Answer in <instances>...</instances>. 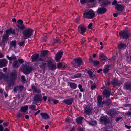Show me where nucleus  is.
I'll list each match as a JSON object with an SVG mask.
<instances>
[{
	"mask_svg": "<svg viewBox=\"0 0 131 131\" xmlns=\"http://www.w3.org/2000/svg\"><path fill=\"white\" fill-rule=\"evenodd\" d=\"M34 30L31 28H28L23 30L22 32L24 38L26 39L30 37L33 34Z\"/></svg>",
	"mask_w": 131,
	"mask_h": 131,
	"instance_id": "nucleus-1",
	"label": "nucleus"
},
{
	"mask_svg": "<svg viewBox=\"0 0 131 131\" xmlns=\"http://www.w3.org/2000/svg\"><path fill=\"white\" fill-rule=\"evenodd\" d=\"M83 63L82 58L80 57L74 58L71 61L73 66L75 68L80 67Z\"/></svg>",
	"mask_w": 131,
	"mask_h": 131,
	"instance_id": "nucleus-2",
	"label": "nucleus"
},
{
	"mask_svg": "<svg viewBox=\"0 0 131 131\" xmlns=\"http://www.w3.org/2000/svg\"><path fill=\"white\" fill-rule=\"evenodd\" d=\"M17 74L16 71L11 72L9 75V80H8L7 82H8L14 85L16 80L17 77Z\"/></svg>",
	"mask_w": 131,
	"mask_h": 131,
	"instance_id": "nucleus-3",
	"label": "nucleus"
},
{
	"mask_svg": "<svg viewBox=\"0 0 131 131\" xmlns=\"http://www.w3.org/2000/svg\"><path fill=\"white\" fill-rule=\"evenodd\" d=\"M119 34L121 39L126 40H127L131 36V34L129 32L125 30L121 31L119 32Z\"/></svg>",
	"mask_w": 131,
	"mask_h": 131,
	"instance_id": "nucleus-4",
	"label": "nucleus"
},
{
	"mask_svg": "<svg viewBox=\"0 0 131 131\" xmlns=\"http://www.w3.org/2000/svg\"><path fill=\"white\" fill-rule=\"evenodd\" d=\"M99 120L102 124L105 125H106L107 124H109L111 122V120L106 115L101 116Z\"/></svg>",
	"mask_w": 131,
	"mask_h": 131,
	"instance_id": "nucleus-5",
	"label": "nucleus"
},
{
	"mask_svg": "<svg viewBox=\"0 0 131 131\" xmlns=\"http://www.w3.org/2000/svg\"><path fill=\"white\" fill-rule=\"evenodd\" d=\"M95 13L92 10H89L84 12L83 13L84 17L86 18L91 19L93 18L95 16Z\"/></svg>",
	"mask_w": 131,
	"mask_h": 131,
	"instance_id": "nucleus-6",
	"label": "nucleus"
},
{
	"mask_svg": "<svg viewBox=\"0 0 131 131\" xmlns=\"http://www.w3.org/2000/svg\"><path fill=\"white\" fill-rule=\"evenodd\" d=\"M97 105L99 108H102L103 105L105 104V101H103L102 97L101 95H99L97 98Z\"/></svg>",
	"mask_w": 131,
	"mask_h": 131,
	"instance_id": "nucleus-7",
	"label": "nucleus"
},
{
	"mask_svg": "<svg viewBox=\"0 0 131 131\" xmlns=\"http://www.w3.org/2000/svg\"><path fill=\"white\" fill-rule=\"evenodd\" d=\"M33 69L32 66L26 65L23 67L22 72L24 74L27 75L30 74Z\"/></svg>",
	"mask_w": 131,
	"mask_h": 131,
	"instance_id": "nucleus-8",
	"label": "nucleus"
},
{
	"mask_svg": "<svg viewBox=\"0 0 131 131\" xmlns=\"http://www.w3.org/2000/svg\"><path fill=\"white\" fill-rule=\"evenodd\" d=\"M86 27L83 24L79 25L78 27V32L80 34L83 35L86 31Z\"/></svg>",
	"mask_w": 131,
	"mask_h": 131,
	"instance_id": "nucleus-9",
	"label": "nucleus"
},
{
	"mask_svg": "<svg viewBox=\"0 0 131 131\" xmlns=\"http://www.w3.org/2000/svg\"><path fill=\"white\" fill-rule=\"evenodd\" d=\"M111 91L109 87H107L105 88L103 90L102 93L103 95L106 98L110 97L111 95Z\"/></svg>",
	"mask_w": 131,
	"mask_h": 131,
	"instance_id": "nucleus-10",
	"label": "nucleus"
},
{
	"mask_svg": "<svg viewBox=\"0 0 131 131\" xmlns=\"http://www.w3.org/2000/svg\"><path fill=\"white\" fill-rule=\"evenodd\" d=\"M6 34H5L9 36V35L11 34L14 35H18V32L16 33L15 32V30L14 29H13L12 28H10V29H7L6 31Z\"/></svg>",
	"mask_w": 131,
	"mask_h": 131,
	"instance_id": "nucleus-11",
	"label": "nucleus"
},
{
	"mask_svg": "<svg viewBox=\"0 0 131 131\" xmlns=\"http://www.w3.org/2000/svg\"><path fill=\"white\" fill-rule=\"evenodd\" d=\"M107 11V9L105 7H102L99 8L97 11V14L102 15L105 13Z\"/></svg>",
	"mask_w": 131,
	"mask_h": 131,
	"instance_id": "nucleus-12",
	"label": "nucleus"
},
{
	"mask_svg": "<svg viewBox=\"0 0 131 131\" xmlns=\"http://www.w3.org/2000/svg\"><path fill=\"white\" fill-rule=\"evenodd\" d=\"M33 99L34 101L36 103L42 101V96L41 94H36L34 96Z\"/></svg>",
	"mask_w": 131,
	"mask_h": 131,
	"instance_id": "nucleus-13",
	"label": "nucleus"
},
{
	"mask_svg": "<svg viewBox=\"0 0 131 131\" xmlns=\"http://www.w3.org/2000/svg\"><path fill=\"white\" fill-rule=\"evenodd\" d=\"M64 52L62 51H58L55 55V58L56 62L58 61L62 58Z\"/></svg>",
	"mask_w": 131,
	"mask_h": 131,
	"instance_id": "nucleus-14",
	"label": "nucleus"
},
{
	"mask_svg": "<svg viewBox=\"0 0 131 131\" xmlns=\"http://www.w3.org/2000/svg\"><path fill=\"white\" fill-rule=\"evenodd\" d=\"M9 36L7 35L4 34L2 37V43H3V47H4L6 44L7 43L8 40Z\"/></svg>",
	"mask_w": 131,
	"mask_h": 131,
	"instance_id": "nucleus-15",
	"label": "nucleus"
},
{
	"mask_svg": "<svg viewBox=\"0 0 131 131\" xmlns=\"http://www.w3.org/2000/svg\"><path fill=\"white\" fill-rule=\"evenodd\" d=\"M92 110L93 109L87 105L84 109V112L86 114L90 115L92 113Z\"/></svg>",
	"mask_w": 131,
	"mask_h": 131,
	"instance_id": "nucleus-16",
	"label": "nucleus"
},
{
	"mask_svg": "<svg viewBox=\"0 0 131 131\" xmlns=\"http://www.w3.org/2000/svg\"><path fill=\"white\" fill-rule=\"evenodd\" d=\"M73 97H72L68 99H66L64 100L63 102L66 104L70 105L71 104L74 100Z\"/></svg>",
	"mask_w": 131,
	"mask_h": 131,
	"instance_id": "nucleus-17",
	"label": "nucleus"
},
{
	"mask_svg": "<svg viewBox=\"0 0 131 131\" xmlns=\"http://www.w3.org/2000/svg\"><path fill=\"white\" fill-rule=\"evenodd\" d=\"M111 4V2L108 0H104L102 2L100 6L102 7H106Z\"/></svg>",
	"mask_w": 131,
	"mask_h": 131,
	"instance_id": "nucleus-18",
	"label": "nucleus"
},
{
	"mask_svg": "<svg viewBox=\"0 0 131 131\" xmlns=\"http://www.w3.org/2000/svg\"><path fill=\"white\" fill-rule=\"evenodd\" d=\"M23 88V86L22 85L17 86L14 88L13 90L15 93H17L18 92H20L22 91Z\"/></svg>",
	"mask_w": 131,
	"mask_h": 131,
	"instance_id": "nucleus-19",
	"label": "nucleus"
},
{
	"mask_svg": "<svg viewBox=\"0 0 131 131\" xmlns=\"http://www.w3.org/2000/svg\"><path fill=\"white\" fill-rule=\"evenodd\" d=\"M99 59L103 61H106L107 60V57L103 53L99 54Z\"/></svg>",
	"mask_w": 131,
	"mask_h": 131,
	"instance_id": "nucleus-20",
	"label": "nucleus"
},
{
	"mask_svg": "<svg viewBox=\"0 0 131 131\" xmlns=\"http://www.w3.org/2000/svg\"><path fill=\"white\" fill-rule=\"evenodd\" d=\"M89 62L91 64H93L94 66H97L99 65L100 63V62L96 60L93 61V59L91 56L89 57Z\"/></svg>",
	"mask_w": 131,
	"mask_h": 131,
	"instance_id": "nucleus-21",
	"label": "nucleus"
},
{
	"mask_svg": "<svg viewBox=\"0 0 131 131\" xmlns=\"http://www.w3.org/2000/svg\"><path fill=\"white\" fill-rule=\"evenodd\" d=\"M49 53V51L48 50H45L42 51L39 54L41 57L43 58L44 59H45L46 56Z\"/></svg>",
	"mask_w": 131,
	"mask_h": 131,
	"instance_id": "nucleus-22",
	"label": "nucleus"
},
{
	"mask_svg": "<svg viewBox=\"0 0 131 131\" xmlns=\"http://www.w3.org/2000/svg\"><path fill=\"white\" fill-rule=\"evenodd\" d=\"M123 87L125 89L131 91V83L126 82L124 83Z\"/></svg>",
	"mask_w": 131,
	"mask_h": 131,
	"instance_id": "nucleus-23",
	"label": "nucleus"
},
{
	"mask_svg": "<svg viewBox=\"0 0 131 131\" xmlns=\"http://www.w3.org/2000/svg\"><path fill=\"white\" fill-rule=\"evenodd\" d=\"M39 58V55L38 54H34L31 57V59L32 62H35L37 61Z\"/></svg>",
	"mask_w": 131,
	"mask_h": 131,
	"instance_id": "nucleus-24",
	"label": "nucleus"
},
{
	"mask_svg": "<svg viewBox=\"0 0 131 131\" xmlns=\"http://www.w3.org/2000/svg\"><path fill=\"white\" fill-rule=\"evenodd\" d=\"M7 63V61L5 59H0V68H2L6 66Z\"/></svg>",
	"mask_w": 131,
	"mask_h": 131,
	"instance_id": "nucleus-25",
	"label": "nucleus"
},
{
	"mask_svg": "<svg viewBox=\"0 0 131 131\" xmlns=\"http://www.w3.org/2000/svg\"><path fill=\"white\" fill-rule=\"evenodd\" d=\"M111 66V64L105 65L104 67L103 73L104 74L107 73L110 70L109 68Z\"/></svg>",
	"mask_w": 131,
	"mask_h": 131,
	"instance_id": "nucleus-26",
	"label": "nucleus"
},
{
	"mask_svg": "<svg viewBox=\"0 0 131 131\" xmlns=\"http://www.w3.org/2000/svg\"><path fill=\"white\" fill-rule=\"evenodd\" d=\"M116 110L113 109L110 110L107 113L108 115L111 116H114L116 114Z\"/></svg>",
	"mask_w": 131,
	"mask_h": 131,
	"instance_id": "nucleus-27",
	"label": "nucleus"
},
{
	"mask_svg": "<svg viewBox=\"0 0 131 131\" xmlns=\"http://www.w3.org/2000/svg\"><path fill=\"white\" fill-rule=\"evenodd\" d=\"M20 65L17 60L13 61L12 63V66L14 68L17 69L18 68Z\"/></svg>",
	"mask_w": 131,
	"mask_h": 131,
	"instance_id": "nucleus-28",
	"label": "nucleus"
},
{
	"mask_svg": "<svg viewBox=\"0 0 131 131\" xmlns=\"http://www.w3.org/2000/svg\"><path fill=\"white\" fill-rule=\"evenodd\" d=\"M16 26L18 28V29H17L16 28V29L18 31H19V29L21 31L24 30L26 28V27L24 26L23 24H16Z\"/></svg>",
	"mask_w": 131,
	"mask_h": 131,
	"instance_id": "nucleus-29",
	"label": "nucleus"
},
{
	"mask_svg": "<svg viewBox=\"0 0 131 131\" xmlns=\"http://www.w3.org/2000/svg\"><path fill=\"white\" fill-rule=\"evenodd\" d=\"M84 119V118L82 116H79L77 117L76 119V123L78 124H81L82 123V121Z\"/></svg>",
	"mask_w": 131,
	"mask_h": 131,
	"instance_id": "nucleus-30",
	"label": "nucleus"
},
{
	"mask_svg": "<svg viewBox=\"0 0 131 131\" xmlns=\"http://www.w3.org/2000/svg\"><path fill=\"white\" fill-rule=\"evenodd\" d=\"M127 46L126 44L121 42L118 45V48L120 50H124Z\"/></svg>",
	"mask_w": 131,
	"mask_h": 131,
	"instance_id": "nucleus-31",
	"label": "nucleus"
},
{
	"mask_svg": "<svg viewBox=\"0 0 131 131\" xmlns=\"http://www.w3.org/2000/svg\"><path fill=\"white\" fill-rule=\"evenodd\" d=\"M112 84L114 86H119L120 85L118 80L116 78L114 79L112 81Z\"/></svg>",
	"mask_w": 131,
	"mask_h": 131,
	"instance_id": "nucleus-32",
	"label": "nucleus"
},
{
	"mask_svg": "<svg viewBox=\"0 0 131 131\" xmlns=\"http://www.w3.org/2000/svg\"><path fill=\"white\" fill-rule=\"evenodd\" d=\"M40 114L42 118L45 119H47L50 118L49 116L46 113L41 112Z\"/></svg>",
	"mask_w": 131,
	"mask_h": 131,
	"instance_id": "nucleus-33",
	"label": "nucleus"
},
{
	"mask_svg": "<svg viewBox=\"0 0 131 131\" xmlns=\"http://www.w3.org/2000/svg\"><path fill=\"white\" fill-rule=\"evenodd\" d=\"M31 88L33 92L38 93H39L41 92V91L37 89L36 86L35 87L34 86L32 85L31 86Z\"/></svg>",
	"mask_w": 131,
	"mask_h": 131,
	"instance_id": "nucleus-34",
	"label": "nucleus"
},
{
	"mask_svg": "<svg viewBox=\"0 0 131 131\" xmlns=\"http://www.w3.org/2000/svg\"><path fill=\"white\" fill-rule=\"evenodd\" d=\"M124 8L123 6L120 4H117V6L115 7V8L118 11H122Z\"/></svg>",
	"mask_w": 131,
	"mask_h": 131,
	"instance_id": "nucleus-35",
	"label": "nucleus"
},
{
	"mask_svg": "<svg viewBox=\"0 0 131 131\" xmlns=\"http://www.w3.org/2000/svg\"><path fill=\"white\" fill-rule=\"evenodd\" d=\"M28 105L25 106H22L20 110V111L24 113L25 112L28 110Z\"/></svg>",
	"mask_w": 131,
	"mask_h": 131,
	"instance_id": "nucleus-36",
	"label": "nucleus"
},
{
	"mask_svg": "<svg viewBox=\"0 0 131 131\" xmlns=\"http://www.w3.org/2000/svg\"><path fill=\"white\" fill-rule=\"evenodd\" d=\"M7 82V86L6 87L5 89L6 91H8L9 90L10 88H11L12 86L13 87L14 86V85L8 82Z\"/></svg>",
	"mask_w": 131,
	"mask_h": 131,
	"instance_id": "nucleus-37",
	"label": "nucleus"
},
{
	"mask_svg": "<svg viewBox=\"0 0 131 131\" xmlns=\"http://www.w3.org/2000/svg\"><path fill=\"white\" fill-rule=\"evenodd\" d=\"M69 86L71 89H75L77 87V84H76L70 82L69 83Z\"/></svg>",
	"mask_w": 131,
	"mask_h": 131,
	"instance_id": "nucleus-38",
	"label": "nucleus"
},
{
	"mask_svg": "<svg viewBox=\"0 0 131 131\" xmlns=\"http://www.w3.org/2000/svg\"><path fill=\"white\" fill-rule=\"evenodd\" d=\"M25 113H19L17 115V117H18V118H21L22 119L24 117Z\"/></svg>",
	"mask_w": 131,
	"mask_h": 131,
	"instance_id": "nucleus-39",
	"label": "nucleus"
},
{
	"mask_svg": "<svg viewBox=\"0 0 131 131\" xmlns=\"http://www.w3.org/2000/svg\"><path fill=\"white\" fill-rule=\"evenodd\" d=\"M64 67H65V66H63L61 62L57 64V68L58 69H63L65 68Z\"/></svg>",
	"mask_w": 131,
	"mask_h": 131,
	"instance_id": "nucleus-40",
	"label": "nucleus"
},
{
	"mask_svg": "<svg viewBox=\"0 0 131 131\" xmlns=\"http://www.w3.org/2000/svg\"><path fill=\"white\" fill-rule=\"evenodd\" d=\"M10 45L13 47H16L17 45V41L16 40L12 41L10 44Z\"/></svg>",
	"mask_w": 131,
	"mask_h": 131,
	"instance_id": "nucleus-41",
	"label": "nucleus"
},
{
	"mask_svg": "<svg viewBox=\"0 0 131 131\" xmlns=\"http://www.w3.org/2000/svg\"><path fill=\"white\" fill-rule=\"evenodd\" d=\"M85 70L87 71V73L89 74L90 77H93V73L90 69L88 70L87 69H85Z\"/></svg>",
	"mask_w": 131,
	"mask_h": 131,
	"instance_id": "nucleus-42",
	"label": "nucleus"
},
{
	"mask_svg": "<svg viewBox=\"0 0 131 131\" xmlns=\"http://www.w3.org/2000/svg\"><path fill=\"white\" fill-rule=\"evenodd\" d=\"M49 67H50L51 69L52 70H55L57 68L56 64L52 63H51V66H49Z\"/></svg>",
	"mask_w": 131,
	"mask_h": 131,
	"instance_id": "nucleus-43",
	"label": "nucleus"
},
{
	"mask_svg": "<svg viewBox=\"0 0 131 131\" xmlns=\"http://www.w3.org/2000/svg\"><path fill=\"white\" fill-rule=\"evenodd\" d=\"M40 64L39 65V67H40V68L43 69L45 67L46 64L45 62H42V63H40Z\"/></svg>",
	"mask_w": 131,
	"mask_h": 131,
	"instance_id": "nucleus-44",
	"label": "nucleus"
},
{
	"mask_svg": "<svg viewBox=\"0 0 131 131\" xmlns=\"http://www.w3.org/2000/svg\"><path fill=\"white\" fill-rule=\"evenodd\" d=\"M82 74L81 73H79L74 75V78H78L81 77Z\"/></svg>",
	"mask_w": 131,
	"mask_h": 131,
	"instance_id": "nucleus-45",
	"label": "nucleus"
},
{
	"mask_svg": "<svg viewBox=\"0 0 131 131\" xmlns=\"http://www.w3.org/2000/svg\"><path fill=\"white\" fill-rule=\"evenodd\" d=\"M111 103V102L109 99L105 101V104L106 106H108L110 105Z\"/></svg>",
	"mask_w": 131,
	"mask_h": 131,
	"instance_id": "nucleus-46",
	"label": "nucleus"
},
{
	"mask_svg": "<svg viewBox=\"0 0 131 131\" xmlns=\"http://www.w3.org/2000/svg\"><path fill=\"white\" fill-rule=\"evenodd\" d=\"M105 85L106 88L107 87V86H109L111 84L110 82L109 81L106 80L105 82Z\"/></svg>",
	"mask_w": 131,
	"mask_h": 131,
	"instance_id": "nucleus-47",
	"label": "nucleus"
},
{
	"mask_svg": "<svg viewBox=\"0 0 131 131\" xmlns=\"http://www.w3.org/2000/svg\"><path fill=\"white\" fill-rule=\"evenodd\" d=\"M78 87L81 92H84V89L82 88V86L80 84H79L78 85Z\"/></svg>",
	"mask_w": 131,
	"mask_h": 131,
	"instance_id": "nucleus-48",
	"label": "nucleus"
},
{
	"mask_svg": "<svg viewBox=\"0 0 131 131\" xmlns=\"http://www.w3.org/2000/svg\"><path fill=\"white\" fill-rule=\"evenodd\" d=\"M43 59V58H42L41 57V58H39L38 60L37 63L35 64V66H36V64H40V62L39 61L44 62V61Z\"/></svg>",
	"mask_w": 131,
	"mask_h": 131,
	"instance_id": "nucleus-49",
	"label": "nucleus"
},
{
	"mask_svg": "<svg viewBox=\"0 0 131 131\" xmlns=\"http://www.w3.org/2000/svg\"><path fill=\"white\" fill-rule=\"evenodd\" d=\"M5 75L2 72H0V81L3 78L5 79Z\"/></svg>",
	"mask_w": 131,
	"mask_h": 131,
	"instance_id": "nucleus-50",
	"label": "nucleus"
},
{
	"mask_svg": "<svg viewBox=\"0 0 131 131\" xmlns=\"http://www.w3.org/2000/svg\"><path fill=\"white\" fill-rule=\"evenodd\" d=\"M10 62H12L11 61L12 60H15L16 59V56L14 54H13L10 57Z\"/></svg>",
	"mask_w": 131,
	"mask_h": 131,
	"instance_id": "nucleus-51",
	"label": "nucleus"
},
{
	"mask_svg": "<svg viewBox=\"0 0 131 131\" xmlns=\"http://www.w3.org/2000/svg\"><path fill=\"white\" fill-rule=\"evenodd\" d=\"M36 107V106L35 105H31L29 106V108L31 110H33L35 109Z\"/></svg>",
	"mask_w": 131,
	"mask_h": 131,
	"instance_id": "nucleus-52",
	"label": "nucleus"
},
{
	"mask_svg": "<svg viewBox=\"0 0 131 131\" xmlns=\"http://www.w3.org/2000/svg\"><path fill=\"white\" fill-rule=\"evenodd\" d=\"M97 123L96 121H93L92 123H90V125L92 126H95L97 124Z\"/></svg>",
	"mask_w": 131,
	"mask_h": 131,
	"instance_id": "nucleus-53",
	"label": "nucleus"
},
{
	"mask_svg": "<svg viewBox=\"0 0 131 131\" xmlns=\"http://www.w3.org/2000/svg\"><path fill=\"white\" fill-rule=\"evenodd\" d=\"M60 42V40L58 39H55L54 40L53 44L54 45L57 43H58Z\"/></svg>",
	"mask_w": 131,
	"mask_h": 131,
	"instance_id": "nucleus-54",
	"label": "nucleus"
},
{
	"mask_svg": "<svg viewBox=\"0 0 131 131\" xmlns=\"http://www.w3.org/2000/svg\"><path fill=\"white\" fill-rule=\"evenodd\" d=\"M96 88V85L95 84H94V85H92L91 86V90H93L95 89Z\"/></svg>",
	"mask_w": 131,
	"mask_h": 131,
	"instance_id": "nucleus-55",
	"label": "nucleus"
},
{
	"mask_svg": "<svg viewBox=\"0 0 131 131\" xmlns=\"http://www.w3.org/2000/svg\"><path fill=\"white\" fill-rule=\"evenodd\" d=\"M18 44L20 46H24L25 43H24V41H22L18 43Z\"/></svg>",
	"mask_w": 131,
	"mask_h": 131,
	"instance_id": "nucleus-56",
	"label": "nucleus"
},
{
	"mask_svg": "<svg viewBox=\"0 0 131 131\" xmlns=\"http://www.w3.org/2000/svg\"><path fill=\"white\" fill-rule=\"evenodd\" d=\"M92 120V119L90 118L89 117L87 118V120H85L88 123H89L91 122Z\"/></svg>",
	"mask_w": 131,
	"mask_h": 131,
	"instance_id": "nucleus-57",
	"label": "nucleus"
},
{
	"mask_svg": "<svg viewBox=\"0 0 131 131\" xmlns=\"http://www.w3.org/2000/svg\"><path fill=\"white\" fill-rule=\"evenodd\" d=\"M17 24H23V21L21 19H19L17 21Z\"/></svg>",
	"mask_w": 131,
	"mask_h": 131,
	"instance_id": "nucleus-58",
	"label": "nucleus"
},
{
	"mask_svg": "<svg viewBox=\"0 0 131 131\" xmlns=\"http://www.w3.org/2000/svg\"><path fill=\"white\" fill-rule=\"evenodd\" d=\"M87 1V0H80V3L82 4H85Z\"/></svg>",
	"mask_w": 131,
	"mask_h": 131,
	"instance_id": "nucleus-59",
	"label": "nucleus"
},
{
	"mask_svg": "<svg viewBox=\"0 0 131 131\" xmlns=\"http://www.w3.org/2000/svg\"><path fill=\"white\" fill-rule=\"evenodd\" d=\"M79 21L80 18L79 17L76 18L75 19V22L77 24H79Z\"/></svg>",
	"mask_w": 131,
	"mask_h": 131,
	"instance_id": "nucleus-60",
	"label": "nucleus"
},
{
	"mask_svg": "<svg viewBox=\"0 0 131 131\" xmlns=\"http://www.w3.org/2000/svg\"><path fill=\"white\" fill-rule=\"evenodd\" d=\"M18 61L19 63L21 64H23L24 63L23 60L22 59H18Z\"/></svg>",
	"mask_w": 131,
	"mask_h": 131,
	"instance_id": "nucleus-61",
	"label": "nucleus"
},
{
	"mask_svg": "<svg viewBox=\"0 0 131 131\" xmlns=\"http://www.w3.org/2000/svg\"><path fill=\"white\" fill-rule=\"evenodd\" d=\"M53 99H51L50 97L48 98L47 100L48 102H47V103H49L51 102V101H52Z\"/></svg>",
	"mask_w": 131,
	"mask_h": 131,
	"instance_id": "nucleus-62",
	"label": "nucleus"
},
{
	"mask_svg": "<svg viewBox=\"0 0 131 131\" xmlns=\"http://www.w3.org/2000/svg\"><path fill=\"white\" fill-rule=\"evenodd\" d=\"M92 24L93 23H90L88 25V28L90 29H92Z\"/></svg>",
	"mask_w": 131,
	"mask_h": 131,
	"instance_id": "nucleus-63",
	"label": "nucleus"
},
{
	"mask_svg": "<svg viewBox=\"0 0 131 131\" xmlns=\"http://www.w3.org/2000/svg\"><path fill=\"white\" fill-rule=\"evenodd\" d=\"M122 117L121 116H120L119 117H116V118H115V121L116 122H118V121H119L120 119H122Z\"/></svg>",
	"mask_w": 131,
	"mask_h": 131,
	"instance_id": "nucleus-64",
	"label": "nucleus"
}]
</instances>
